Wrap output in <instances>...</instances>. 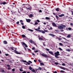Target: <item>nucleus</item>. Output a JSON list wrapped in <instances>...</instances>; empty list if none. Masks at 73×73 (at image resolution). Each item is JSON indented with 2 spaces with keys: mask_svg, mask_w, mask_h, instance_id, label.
<instances>
[{
  "mask_svg": "<svg viewBox=\"0 0 73 73\" xmlns=\"http://www.w3.org/2000/svg\"><path fill=\"white\" fill-rule=\"evenodd\" d=\"M55 54V57L56 58H60V56H60V52L58 51H57L56 52H55L54 53Z\"/></svg>",
  "mask_w": 73,
  "mask_h": 73,
  "instance_id": "1",
  "label": "nucleus"
},
{
  "mask_svg": "<svg viewBox=\"0 0 73 73\" xmlns=\"http://www.w3.org/2000/svg\"><path fill=\"white\" fill-rule=\"evenodd\" d=\"M14 48L13 47H11V50H14L15 53H16V54H21V53L20 52H18V51L16 50H14Z\"/></svg>",
  "mask_w": 73,
  "mask_h": 73,
  "instance_id": "2",
  "label": "nucleus"
},
{
  "mask_svg": "<svg viewBox=\"0 0 73 73\" xmlns=\"http://www.w3.org/2000/svg\"><path fill=\"white\" fill-rule=\"evenodd\" d=\"M41 54L42 57H44L45 58H49V56H47L44 53Z\"/></svg>",
  "mask_w": 73,
  "mask_h": 73,
  "instance_id": "3",
  "label": "nucleus"
},
{
  "mask_svg": "<svg viewBox=\"0 0 73 73\" xmlns=\"http://www.w3.org/2000/svg\"><path fill=\"white\" fill-rule=\"evenodd\" d=\"M35 31H39V32L42 33L44 34L45 32L43 30H39L37 29H35Z\"/></svg>",
  "mask_w": 73,
  "mask_h": 73,
  "instance_id": "4",
  "label": "nucleus"
},
{
  "mask_svg": "<svg viewBox=\"0 0 73 73\" xmlns=\"http://www.w3.org/2000/svg\"><path fill=\"white\" fill-rule=\"evenodd\" d=\"M0 4L1 5H2L3 4V5H5V4H8V2H0Z\"/></svg>",
  "mask_w": 73,
  "mask_h": 73,
  "instance_id": "5",
  "label": "nucleus"
},
{
  "mask_svg": "<svg viewBox=\"0 0 73 73\" xmlns=\"http://www.w3.org/2000/svg\"><path fill=\"white\" fill-rule=\"evenodd\" d=\"M22 45L24 46H24H25V47H26V48H28V46H27V44H26L25 42H22Z\"/></svg>",
  "mask_w": 73,
  "mask_h": 73,
  "instance_id": "6",
  "label": "nucleus"
},
{
  "mask_svg": "<svg viewBox=\"0 0 73 73\" xmlns=\"http://www.w3.org/2000/svg\"><path fill=\"white\" fill-rule=\"evenodd\" d=\"M52 24L53 27H57V25H56V24L55 23H52Z\"/></svg>",
  "mask_w": 73,
  "mask_h": 73,
  "instance_id": "7",
  "label": "nucleus"
},
{
  "mask_svg": "<svg viewBox=\"0 0 73 73\" xmlns=\"http://www.w3.org/2000/svg\"><path fill=\"white\" fill-rule=\"evenodd\" d=\"M48 52L50 53V54H52V55L53 56H54V54H53L52 52L49 51Z\"/></svg>",
  "mask_w": 73,
  "mask_h": 73,
  "instance_id": "8",
  "label": "nucleus"
},
{
  "mask_svg": "<svg viewBox=\"0 0 73 73\" xmlns=\"http://www.w3.org/2000/svg\"><path fill=\"white\" fill-rule=\"evenodd\" d=\"M26 21L27 23H30V21H31V20L29 19H26Z\"/></svg>",
  "mask_w": 73,
  "mask_h": 73,
  "instance_id": "9",
  "label": "nucleus"
},
{
  "mask_svg": "<svg viewBox=\"0 0 73 73\" xmlns=\"http://www.w3.org/2000/svg\"><path fill=\"white\" fill-rule=\"evenodd\" d=\"M58 28L59 29H63V27H62V26L60 25H59L58 27Z\"/></svg>",
  "mask_w": 73,
  "mask_h": 73,
  "instance_id": "10",
  "label": "nucleus"
},
{
  "mask_svg": "<svg viewBox=\"0 0 73 73\" xmlns=\"http://www.w3.org/2000/svg\"><path fill=\"white\" fill-rule=\"evenodd\" d=\"M29 42H30V43H31L32 44H33L34 43V42L32 40L30 39L29 40Z\"/></svg>",
  "mask_w": 73,
  "mask_h": 73,
  "instance_id": "11",
  "label": "nucleus"
},
{
  "mask_svg": "<svg viewBox=\"0 0 73 73\" xmlns=\"http://www.w3.org/2000/svg\"><path fill=\"white\" fill-rule=\"evenodd\" d=\"M63 16H64V14H61L59 15V17H62Z\"/></svg>",
  "mask_w": 73,
  "mask_h": 73,
  "instance_id": "12",
  "label": "nucleus"
},
{
  "mask_svg": "<svg viewBox=\"0 0 73 73\" xmlns=\"http://www.w3.org/2000/svg\"><path fill=\"white\" fill-rule=\"evenodd\" d=\"M49 35L50 36H52V37H54V36H55V35L53 34H49Z\"/></svg>",
  "mask_w": 73,
  "mask_h": 73,
  "instance_id": "13",
  "label": "nucleus"
},
{
  "mask_svg": "<svg viewBox=\"0 0 73 73\" xmlns=\"http://www.w3.org/2000/svg\"><path fill=\"white\" fill-rule=\"evenodd\" d=\"M27 8V10H30V9H32V7H29V8Z\"/></svg>",
  "mask_w": 73,
  "mask_h": 73,
  "instance_id": "14",
  "label": "nucleus"
},
{
  "mask_svg": "<svg viewBox=\"0 0 73 73\" xmlns=\"http://www.w3.org/2000/svg\"><path fill=\"white\" fill-rule=\"evenodd\" d=\"M23 21L22 20H21L20 21V22L21 24L22 25H24V23H23Z\"/></svg>",
  "mask_w": 73,
  "mask_h": 73,
  "instance_id": "15",
  "label": "nucleus"
},
{
  "mask_svg": "<svg viewBox=\"0 0 73 73\" xmlns=\"http://www.w3.org/2000/svg\"><path fill=\"white\" fill-rule=\"evenodd\" d=\"M29 17L30 18H31V17H33V15L32 14H31L29 15Z\"/></svg>",
  "mask_w": 73,
  "mask_h": 73,
  "instance_id": "16",
  "label": "nucleus"
},
{
  "mask_svg": "<svg viewBox=\"0 0 73 73\" xmlns=\"http://www.w3.org/2000/svg\"><path fill=\"white\" fill-rule=\"evenodd\" d=\"M3 42L4 44H8V42H7L5 40H4Z\"/></svg>",
  "mask_w": 73,
  "mask_h": 73,
  "instance_id": "17",
  "label": "nucleus"
},
{
  "mask_svg": "<svg viewBox=\"0 0 73 73\" xmlns=\"http://www.w3.org/2000/svg\"><path fill=\"white\" fill-rule=\"evenodd\" d=\"M21 36L22 37H23V38H25V37H27V36H26L25 35H22Z\"/></svg>",
  "mask_w": 73,
  "mask_h": 73,
  "instance_id": "18",
  "label": "nucleus"
},
{
  "mask_svg": "<svg viewBox=\"0 0 73 73\" xmlns=\"http://www.w3.org/2000/svg\"><path fill=\"white\" fill-rule=\"evenodd\" d=\"M55 10L57 12H59V8H57L55 9Z\"/></svg>",
  "mask_w": 73,
  "mask_h": 73,
  "instance_id": "19",
  "label": "nucleus"
},
{
  "mask_svg": "<svg viewBox=\"0 0 73 73\" xmlns=\"http://www.w3.org/2000/svg\"><path fill=\"white\" fill-rule=\"evenodd\" d=\"M71 36V35H70L69 34V35H68L67 36V37L68 38H69Z\"/></svg>",
  "mask_w": 73,
  "mask_h": 73,
  "instance_id": "20",
  "label": "nucleus"
},
{
  "mask_svg": "<svg viewBox=\"0 0 73 73\" xmlns=\"http://www.w3.org/2000/svg\"><path fill=\"white\" fill-rule=\"evenodd\" d=\"M62 28H65L66 27V25H62Z\"/></svg>",
  "mask_w": 73,
  "mask_h": 73,
  "instance_id": "21",
  "label": "nucleus"
},
{
  "mask_svg": "<svg viewBox=\"0 0 73 73\" xmlns=\"http://www.w3.org/2000/svg\"><path fill=\"white\" fill-rule=\"evenodd\" d=\"M45 19L46 20H50V19L48 17H46Z\"/></svg>",
  "mask_w": 73,
  "mask_h": 73,
  "instance_id": "22",
  "label": "nucleus"
},
{
  "mask_svg": "<svg viewBox=\"0 0 73 73\" xmlns=\"http://www.w3.org/2000/svg\"><path fill=\"white\" fill-rule=\"evenodd\" d=\"M21 62H27V61L26 60H21Z\"/></svg>",
  "mask_w": 73,
  "mask_h": 73,
  "instance_id": "23",
  "label": "nucleus"
},
{
  "mask_svg": "<svg viewBox=\"0 0 73 73\" xmlns=\"http://www.w3.org/2000/svg\"><path fill=\"white\" fill-rule=\"evenodd\" d=\"M38 70H41V68L40 67H39L38 68Z\"/></svg>",
  "mask_w": 73,
  "mask_h": 73,
  "instance_id": "24",
  "label": "nucleus"
},
{
  "mask_svg": "<svg viewBox=\"0 0 73 73\" xmlns=\"http://www.w3.org/2000/svg\"><path fill=\"white\" fill-rule=\"evenodd\" d=\"M32 72H36V71H35V69H33L32 70H31Z\"/></svg>",
  "mask_w": 73,
  "mask_h": 73,
  "instance_id": "25",
  "label": "nucleus"
},
{
  "mask_svg": "<svg viewBox=\"0 0 73 73\" xmlns=\"http://www.w3.org/2000/svg\"><path fill=\"white\" fill-rule=\"evenodd\" d=\"M40 64L41 65H43V66H44V64L43 63H42V62H40Z\"/></svg>",
  "mask_w": 73,
  "mask_h": 73,
  "instance_id": "26",
  "label": "nucleus"
},
{
  "mask_svg": "<svg viewBox=\"0 0 73 73\" xmlns=\"http://www.w3.org/2000/svg\"><path fill=\"white\" fill-rule=\"evenodd\" d=\"M28 30L29 31H31V32H33V30L31 29H28Z\"/></svg>",
  "mask_w": 73,
  "mask_h": 73,
  "instance_id": "27",
  "label": "nucleus"
},
{
  "mask_svg": "<svg viewBox=\"0 0 73 73\" xmlns=\"http://www.w3.org/2000/svg\"><path fill=\"white\" fill-rule=\"evenodd\" d=\"M39 40H43V39L41 38H39Z\"/></svg>",
  "mask_w": 73,
  "mask_h": 73,
  "instance_id": "28",
  "label": "nucleus"
},
{
  "mask_svg": "<svg viewBox=\"0 0 73 73\" xmlns=\"http://www.w3.org/2000/svg\"><path fill=\"white\" fill-rule=\"evenodd\" d=\"M59 44L60 45V46H62V45H63V44H62L61 43H59Z\"/></svg>",
  "mask_w": 73,
  "mask_h": 73,
  "instance_id": "29",
  "label": "nucleus"
},
{
  "mask_svg": "<svg viewBox=\"0 0 73 73\" xmlns=\"http://www.w3.org/2000/svg\"><path fill=\"white\" fill-rule=\"evenodd\" d=\"M29 69L30 70H32V67H31V66L29 67Z\"/></svg>",
  "mask_w": 73,
  "mask_h": 73,
  "instance_id": "30",
  "label": "nucleus"
},
{
  "mask_svg": "<svg viewBox=\"0 0 73 73\" xmlns=\"http://www.w3.org/2000/svg\"><path fill=\"white\" fill-rule=\"evenodd\" d=\"M56 17L57 19H59V17H58V16L57 15H56Z\"/></svg>",
  "mask_w": 73,
  "mask_h": 73,
  "instance_id": "31",
  "label": "nucleus"
},
{
  "mask_svg": "<svg viewBox=\"0 0 73 73\" xmlns=\"http://www.w3.org/2000/svg\"><path fill=\"white\" fill-rule=\"evenodd\" d=\"M22 27L23 29H25V27L24 26H23Z\"/></svg>",
  "mask_w": 73,
  "mask_h": 73,
  "instance_id": "32",
  "label": "nucleus"
},
{
  "mask_svg": "<svg viewBox=\"0 0 73 73\" xmlns=\"http://www.w3.org/2000/svg\"><path fill=\"white\" fill-rule=\"evenodd\" d=\"M66 51H67L68 52H70V50H69V49H66Z\"/></svg>",
  "mask_w": 73,
  "mask_h": 73,
  "instance_id": "33",
  "label": "nucleus"
},
{
  "mask_svg": "<svg viewBox=\"0 0 73 73\" xmlns=\"http://www.w3.org/2000/svg\"><path fill=\"white\" fill-rule=\"evenodd\" d=\"M58 49H59L60 50H61V51H62V49L61 48H59Z\"/></svg>",
  "mask_w": 73,
  "mask_h": 73,
  "instance_id": "34",
  "label": "nucleus"
},
{
  "mask_svg": "<svg viewBox=\"0 0 73 73\" xmlns=\"http://www.w3.org/2000/svg\"><path fill=\"white\" fill-rule=\"evenodd\" d=\"M33 44H34L35 45H36V46H37V44H36V43H35V42H34V43H33Z\"/></svg>",
  "mask_w": 73,
  "mask_h": 73,
  "instance_id": "35",
  "label": "nucleus"
},
{
  "mask_svg": "<svg viewBox=\"0 0 73 73\" xmlns=\"http://www.w3.org/2000/svg\"><path fill=\"white\" fill-rule=\"evenodd\" d=\"M54 64L55 65H58V63L56 62L54 63Z\"/></svg>",
  "mask_w": 73,
  "mask_h": 73,
  "instance_id": "36",
  "label": "nucleus"
},
{
  "mask_svg": "<svg viewBox=\"0 0 73 73\" xmlns=\"http://www.w3.org/2000/svg\"><path fill=\"white\" fill-rule=\"evenodd\" d=\"M12 71L13 72H15V69L14 68H13L12 69Z\"/></svg>",
  "mask_w": 73,
  "mask_h": 73,
  "instance_id": "37",
  "label": "nucleus"
},
{
  "mask_svg": "<svg viewBox=\"0 0 73 73\" xmlns=\"http://www.w3.org/2000/svg\"><path fill=\"white\" fill-rule=\"evenodd\" d=\"M38 52V50H36V51L34 50V52H35V53H36V52Z\"/></svg>",
  "mask_w": 73,
  "mask_h": 73,
  "instance_id": "38",
  "label": "nucleus"
},
{
  "mask_svg": "<svg viewBox=\"0 0 73 73\" xmlns=\"http://www.w3.org/2000/svg\"><path fill=\"white\" fill-rule=\"evenodd\" d=\"M7 66H8V67H10L11 66L9 64H7Z\"/></svg>",
  "mask_w": 73,
  "mask_h": 73,
  "instance_id": "39",
  "label": "nucleus"
},
{
  "mask_svg": "<svg viewBox=\"0 0 73 73\" xmlns=\"http://www.w3.org/2000/svg\"><path fill=\"white\" fill-rule=\"evenodd\" d=\"M5 55L6 56H9V54H5Z\"/></svg>",
  "mask_w": 73,
  "mask_h": 73,
  "instance_id": "40",
  "label": "nucleus"
},
{
  "mask_svg": "<svg viewBox=\"0 0 73 73\" xmlns=\"http://www.w3.org/2000/svg\"><path fill=\"white\" fill-rule=\"evenodd\" d=\"M37 24H38V23L36 22H35V25H37Z\"/></svg>",
  "mask_w": 73,
  "mask_h": 73,
  "instance_id": "41",
  "label": "nucleus"
},
{
  "mask_svg": "<svg viewBox=\"0 0 73 73\" xmlns=\"http://www.w3.org/2000/svg\"><path fill=\"white\" fill-rule=\"evenodd\" d=\"M19 70H20V72H22L23 71V70L21 69H19Z\"/></svg>",
  "mask_w": 73,
  "mask_h": 73,
  "instance_id": "42",
  "label": "nucleus"
},
{
  "mask_svg": "<svg viewBox=\"0 0 73 73\" xmlns=\"http://www.w3.org/2000/svg\"><path fill=\"white\" fill-rule=\"evenodd\" d=\"M28 62H29L30 63H31V64H32V62H31V61L30 60Z\"/></svg>",
  "mask_w": 73,
  "mask_h": 73,
  "instance_id": "43",
  "label": "nucleus"
},
{
  "mask_svg": "<svg viewBox=\"0 0 73 73\" xmlns=\"http://www.w3.org/2000/svg\"><path fill=\"white\" fill-rule=\"evenodd\" d=\"M2 72H3V73H5V71H4V70H2Z\"/></svg>",
  "mask_w": 73,
  "mask_h": 73,
  "instance_id": "44",
  "label": "nucleus"
},
{
  "mask_svg": "<svg viewBox=\"0 0 73 73\" xmlns=\"http://www.w3.org/2000/svg\"><path fill=\"white\" fill-rule=\"evenodd\" d=\"M11 67H9L8 68V70H10V69H11Z\"/></svg>",
  "mask_w": 73,
  "mask_h": 73,
  "instance_id": "45",
  "label": "nucleus"
},
{
  "mask_svg": "<svg viewBox=\"0 0 73 73\" xmlns=\"http://www.w3.org/2000/svg\"><path fill=\"white\" fill-rule=\"evenodd\" d=\"M71 12L72 13V15H73V11H71Z\"/></svg>",
  "mask_w": 73,
  "mask_h": 73,
  "instance_id": "46",
  "label": "nucleus"
},
{
  "mask_svg": "<svg viewBox=\"0 0 73 73\" xmlns=\"http://www.w3.org/2000/svg\"><path fill=\"white\" fill-rule=\"evenodd\" d=\"M68 29L69 30H72V28H71L69 27V28H68Z\"/></svg>",
  "mask_w": 73,
  "mask_h": 73,
  "instance_id": "47",
  "label": "nucleus"
},
{
  "mask_svg": "<svg viewBox=\"0 0 73 73\" xmlns=\"http://www.w3.org/2000/svg\"><path fill=\"white\" fill-rule=\"evenodd\" d=\"M58 40H61V38H58Z\"/></svg>",
  "mask_w": 73,
  "mask_h": 73,
  "instance_id": "48",
  "label": "nucleus"
},
{
  "mask_svg": "<svg viewBox=\"0 0 73 73\" xmlns=\"http://www.w3.org/2000/svg\"><path fill=\"white\" fill-rule=\"evenodd\" d=\"M21 10L22 11H23V12H24V10L23 9V8H22V9H21Z\"/></svg>",
  "mask_w": 73,
  "mask_h": 73,
  "instance_id": "49",
  "label": "nucleus"
},
{
  "mask_svg": "<svg viewBox=\"0 0 73 73\" xmlns=\"http://www.w3.org/2000/svg\"><path fill=\"white\" fill-rule=\"evenodd\" d=\"M61 69H63L64 70H65V69L63 67L61 68Z\"/></svg>",
  "mask_w": 73,
  "mask_h": 73,
  "instance_id": "50",
  "label": "nucleus"
},
{
  "mask_svg": "<svg viewBox=\"0 0 73 73\" xmlns=\"http://www.w3.org/2000/svg\"><path fill=\"white\" fill-rule=\"evenodd\" d=\"M70 25H71V26H73V24L72 23H70Z\"/></svg>",
  "mask_w": 73,
  "mask_h": 73,
  "instance_id": "51",
  "label": "nucleus"
},
{
  "mask_svg": "<svg viewBox=\"0 0 73 73\" xmlns=\"http://www.w3.org/2000/svg\"><path fill=\"white\" fill-rule=\"evenodd\" d=\"M43 45H44V46H46V45H45V44L44 43V42L43 43Z\"/></svg>",
  "mask_w": 73,
  "mask_h": 73,
  "instance_id": "52",
  "label": "nucleus"
},
{
  "mask_svg": "<svg viewBox=\"0 0 73 73\" xmlns=\"http://www.w3.org/2000/svg\"><path fill=\"white\" fill-rule=\"evenodd\" d=\"M17 24H19V21H18L16 23Z\"/></svg>",
  "mask_w": 73,
  "mask_h": 73,
  "instance_id": "53",
  "label": "nucleus"
},
{
  "mask_svg": "<svg viewBox=\"0 0 73 73\" xmlns=\"http://www.w3.org/2000/svg\"><path fill=\"white\" fill-rule=\"evenodd\" d=\"M26 73L27 72H26V71H23L22 72V73Z\"/></svg>",
  "mask_w": 73,
  "mask_h": 73,
  "instance_id": "54",
  "label": "nucleus"
},
{
  "mask_svg": "<svg viewBox=\"0 0 73 73\" xmlns=\"http://www.w3.org/2000/svg\"><path fill=\"white\" fill-rule=\"evenodd\" d=\"M27 63L28 64V65H30V64H31L29 63V62H27Z\"/></svg>",
  "mask_w": 73,
  "mask_h": 73,
  "instance_id": "55",
  "label": "nucleus"
},
{
  "mask_svg": "<svg viewBox=\"0 0 73 73\" xmlns=\"http://www.w3.org/2000/svg\"><path fill=\"white\" fill-rule=\"evenodd\" d=\"M46 50L48 51V52L49 51V49H48V48H46Z\"/></svg>",
  "mask_w": 73,
  "mask_h": 73,
  "instance_id": "56",
  "label": "nucleus"
},
{
  "mask_svg": "<svg viewBox=\"0 0 73 73\" xmlns=\"http://www.w3.org/2000/svg\"><path fill=\"white\" fill-rule=\"evenodd\" d=\"M39 12H42V10H39Z\"/></svg>",
  "mask_w": 73,
  "mask_h": 73,
  "instance_id": "57",
  "label": "nucleus"
},
{
  "mask_svg": "<svg viewBox=\"0 0 73 73\" xmlns=\"http://www.w3.org/2000/svg\"><path fill=\"white\" fill-rule=\"evenodd\" d=\"M37 21L38 23H40V21L38 19L37 20Z\"/></svg>",
  "mask_w": 73,
  "mask_h": 73,
  "instance_id": "58",
  "label": "nucleus"
},
{
  "mask_svg": "<svg viewBox=\"0 0 73 73\" xmlns=\"http://www.w3.org/2000/svg\"><path fill=\"white\" fill-rule=\"evenodd\" d=\"M55 31L56 32H58V30H55Z\"/></svg>",
  "mask_w": 73,
  "mask_h": 73,
  "instance_id": "59",
  "label": "nucleus"
},
{
  "mask_svg": "<svg viewBox=\"0 0 73 73\" xmlns=\"http://www.w3.org/2000/svg\"><path fill=\"white\" fill-rule=\"evenodd\" d=\"M64 71L63 70H60V72H64Z\"/></svg>",
  "mask_w": 73,
  "mask_h": 73,
  "instance_id": "60",
  "label": "nucleus"
},
{
  "mask_svg": "<svg viewBox=\"0 0 73 73\" xmlns=\"http://www.w3.org/2000/svg\"><path fill=\"white\" fill-rule=\"evenodd\" d=\"M35 49V47H33L32 48V50H34V49Z\"/></svg>",
  "mask_w": 73,
  "mask_h": 73,
  "instance_id": "61",
  "label": "nucleus"
},
{
  "mask_svg": "<svg viewBox=\"0 0 73 73\" xmlns=\"http://www.w3.org/2000/svg\"><path fill=\"white\" fill-rule=\"evenodd\" d=\"M38 61H39V62H41V60H38Z\"/></svg>",
  "mask_w": 73,
  "mask_h": 73,
  "instance_id": "62",
  "label": "nucleus"
},
{
  "mask_svg": "<svg viewBox=\"0 0 73 73\" xmlns=\"http://www.w3.org/2000/svg\"><path fill=\"white\" fill-rule=\"evenodd\" d=\"M44 32H48V30H44Z\"/></svg>",
  "mask_w": 73,
  "mask_h": 73,
  "instance_id": "63",
  "label": "nucleus"
},
{
  "mask_svg": "<svg viewBox=\"0 0 73 73\" xmlns=\"http://www.w3.org/2000/svg\"><path fill=\"white\" fill-rule=\"evenodd\" d=\"M53 73H57V72L56 71H55Z\"/></svg>",
  "mask_w": 73,
  "mask_h": 73,
  "instance_id": "64",
  "label": "nucleus"
}]
</instances>
